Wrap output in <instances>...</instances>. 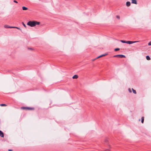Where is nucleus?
<instances>
[{
  "mask_svg": "<svg viewBox=\"0 0 151 151\" xmlns=\"http://www.w3.org/2000/svg\"><path fill=\"white\" fill-rule=\"evenodd\" d=\"M35 21H29L27 23V25L31 27H34L35 26Z\"/></svg>",
  "mask_w": 151,
  "mask_h": 151,
  "instance_id": "nucleus-1",
  "label": "nucleus"
},
{
  "mask_svg": "<svg viewBox=\"0 0 151 151\" xmlns=\"http://www.w3.org/2000/svg\"><path fill=\"white\" fill-rule=\"evenodd\" d=\"M114 57H118L119 58H125V55H117L114 56Z\"/></svg>",
  "mask_w": 151,
  "mask_h": 151,
  "instance_id": "nucleus-2",
  "label": "nucleus"
},
{
  "mask_svg": "<svg viewBox=\"0 0 151 151\" xmlns=\"http://www.w3.org/2000/svg\"><path fill=\"white\" fill-rule=\"evenodd\" d=\"M21 109L27 110H32L34 109L33 108L25 107H22Z\"/></svg>",
  "mask_w": 151,
  "mask_h": 151,
  "instance_id": "nucleus-3",
  "label": "nucleus"
},
{
  "mask_svg": "<svg viewBox=\"0 0 151 151\" xmlns=\"http://www.w3.org/2000/svg\"><path fill=\"white\" fill-rule=\"evenodd\" d=\"M139 41H126V43L129 44H133L134 43H136L137 42H139Z\"/></svg>",
  "mask_w": 151,
  "mask_h": 151,
  "instance_id": "nucleus-4",
  "label": "nucleus"
},
{
  "mask_svg": "<svg viewBox=\"0 0 151 151\" xmlns=\"http://www.w3.org/2000/svg\"><path fill=\"white\" fill-rule=\"evenodd\" d=\"M4 27L5 28H14V27L10 26H9L7 25H4Z\"/></svg>",
  "mask_w": 151,
  "mask_h": 151,
  "instance_id": "nucleus-5",
  "label": "nucleus"
},
{
  "mask_svg": "<svg viewBox=\"0 0 151 151\" xmlns=\"http://www.w3.org/2000/svg\"><path fill=\"white\" fill-rule=\"evenodd\" d=\"M132 1V4H137V2L136 0H131Z\"/></svg>",
  "mask_w": 151,
  "mask_h": 151,
  "instance_id": "nucleus-6",
  "label": "nucleus"
},
{
  "mask_svg": "<svg viewBox=\"0 0 151 151\" xmlns=\"http://www.w3.org/2000/svg\"><path fill=\"white\" fill-rule=\"evenodd\" d=\"M0 136L1 137H4V133L3 132L0 130Z\"/></svg>",
  "mask_w": 151,
  "mask_h": 151,
  "instance_id": "nucleus-7",
  "label": "nucleus"
},
{
  "mask_svg": "<svg viewBox=\"0 0 151 151\" xmlns=\"http://www.w3.org/2000/svg\"><path fill=\"white\" fill-rule=\"evenodd\" d=\"M131 4V3L129 1H127L126 3V5L127 6H129Z\"/></svg>",
  "mask_w": 151,
  "mask_h": 151,
  "instance_id": "nucleus-8",
  "label": "nucleus"
},
{
  "mask_svg": "<svg viewBox=\"0 0 151 151\" xmlns=\"http://www.w3.org/2000/svg\"><path fill=\"white\" fill-rule=\"evenodd\" d=\"M22 10H26L28 9V8L25 6H23L22 7Z\"/></svg>",
  "mask_w": 151,
  "mask_h": 151,
  "instance_id": "nucleus-9",
  "label": "nucleus"
},
{
  "mask_svg": "<svg viewBox=\"0 0 151 151\" xmlns=\"http://www.w3.org/2000/svg\"><path fill=\"white\" fill-rule=\"evenodd\" d=\"M78 75H75L73 76L72 78L73 79H77L78 78Z\"/></svg>",
  "mask_w": 151,
  "mask_h": 151,
  "instance_id": "nucleus-10",
  "label": "nucleus"
},
{
  "mask_svg": "<svg viewBox=\"0 0 151 151\" xmlns=\"http://www.w3.org/2000/svg\"><path fill=\"white\" fill-rule=\"evenodd\" d=\"M146 58L147 60H150V58L149 55H147L146 56Z\"/></svg>",
  "mask_w": 151,
  "mask_h": 151,
  "instance_id": "nucleus-11",
  "label": "nucleus"
},
{
  "mask_svg": "<svg viewBox=\"0 0 151 151\" xmlns=\"http://www.w3.org/2000/svg\"><path fill=\"white\" fill-rule=\"evenodd\" d=\"M144 117H143V116H142V118H141V122L142 123H143V122H144Z\"/></svg>",
  "mask_w": 151,
  "mask_h": 151,
  "instance_id": "nucleus-12",
  "label": "nucleus"
},
{
  "mask_svg": "<svg viewBox=\"0 0 151 151\" xmlns=\"http://www.w3.org/2000/svg\"><path fill=\"white\" fill-rule=\"evenodd\" d=\"M35 26L36 25V24L37 25H39L40 24V22H37V21H35Z\"/></svg>",
  "mask_w": 151,
  "mask_h": 151,
  "instance_id": "nucleus-13",
  "label": "nucleus"
},
{
  "mask_svg": "<svg viewBox=\"0 0 151 151\" xmlns=\"http://www.w3.org/2000/svg\"><path fill=\"white\" fill-rule=\"evenodd\" d=\"M132 91H133V93H134V94H136V91L133 88H132Z\"/></svg>",
  "mask_w": 151,
  "mask_h": 151,
  "instance_id": "nucleus-14",
  "label": "nucleus"
},
{
  "mask_svg": "<svg viewBox=\"0 0 151 151\" xmlns=\"http://www.w3.org/2000/svg\"><path fill=\"white\" fill-rule=\"evenodd\" d=\"M102 57V55H100V56H98L96 58H95V59H93V60H96V59H98V58H100V57Z\"/></svg>",
  "mask_w": 151,
  "mask_h": 151,
  "instance_id": "nucleus-15",
  "label": "nucleus"
},
{
  "mask_svg": "<svg viewBox=\"0 0 151 151\" xmlns=\"http://www.w3.org/2000/svg\"><path fill=\"white\" fill-rule=\"evenodd\" d=\"M120 42H121L122 43H126V41H125V40H120Z\"/></svg>",
  "mask_w": 151,
  "mask_h": 151,
  "instance_id": "nucleus-16",
  "label": "nucleus"
},
{
  "mask_svg": "<svg viewBox=\"0 0 151 151\" xmlns=\"http://www.w3.org/2000/svg\"><path fill=\"white\" fill-rule=\"evenodd\" d=\"M120 50V49L119 48H116L114 49V51H117L119 50Z\"/></svg>",
  "mask_w": 151,
  "mask_h": 151,
  "instance_id": "nucleus-17",
  "label": "nucleus"
},
{
  "mask_svg": "<svg viewBox=\"0 0 151 151\" xmlns=\"http://www.w3.org/2000/svg\"><path fill=\"white\" fill-rule=\"evenodd\" d=\"M13 28H16L20 30H21V29L18 27H14Z\"/></svg>",
  "mask_w": 151,
  "mask_h": 151,
  "instance_id": "nucleus-18",
  "label": "nucleus"
},
{
  "mask_svg": "<svg viewBox=\"0 0 151 151\" xmlns=\"http://www.w3.org/2000/svg\"><path fill=\"white\" fill-rule=\"evenodd\" d=\"M116 17L118 19H120V17L119 15H117L116 16Z\"/></svg>",
  "mask_w": 151,
  "mask_h": 151,
  "instance_id": "nucleus-19",
  "label": "nucleus"
},
{
  "mask_svg": "<svg viewBox=\"0 0 151 151\" xmlns=\"http://www.w3.org/2000/svg\"><path fill=\"white\" fill-rule=\"evenodd\" d=\"M0 105L1 106H6V105L5 104H1Z\"/></svg>",
  "mask_w": 151,
  "mask_h": 151,
  "instance_id": "nucleus-20",
  "label": "nucleus"
},
{
  "mask_svg": "<svg viewBox=\"0 0 151 151\" xmlns=\"http://www.w3.org/2000/svg\"><path fill=\"white\" fill-rule=\"evenodd\" d=\"M22 24L24 27H25V28H26V25L24 23V22H22Z\"/></svg>",
  "mask_w": 151,
  "mask_h": 151,
  "instance_id": "nucleus-21",
  "label": "nucleus"
},
{
  "mask_svg": "<svg viewBox=\"0 0 151 151\" xmlns=\"http://www.w3.org/2000/svg\"><path fill=\"white\" fill-rule=\"evenodd\" d=\"M128 91L130 93L132 92L130 88H129Z\"/></svg>",
  "mask_w": 151,
  "mask_h": 151,
  "instance_id": "nucleus-22",
  "label": "nucleus"
},
{
  "mask_svg": "<svg viewBox=\"0 0 151 151\" xmlns=\"http://www.w3.org/2000/svg\"><path fill=\"white\" fill-rule=\"evenodd\" d=\"M148 45H151V41L148 43Z\"/></svg>",
  "mask_w": 151,
  "mask_h": 151,
  "instance_id": "nucleus-23",
  "label": "nucleus"
},
{
  "mask_svg": "<svg viewBox=\"0 0 151 151\" xmlns=\"http://www.w3.org/2000/svg\"><path fill=\"white\" fill-rule=\"evenodd\" d=\"M13 2H14V3H18V2L17 1H16L15 0H14L13 1Z\"/></svg>",
  "mask_w": 151,
  "mask_h": 151,
  "instance_id": "nucleus-24",
  "label": "nucleus"
},
{
  "mask_svg": "<svg viewBox=\"0 0 151 151\" xmlns=\"http://www.w3.org/2000/svg\"><path fill=\"white\" fill-rule=\"evenodd\" d=\"M106 55L107 54H103V55H102V57L103 56H104Z\"/></svg>",
  "mask_w": 151,
  "mask_h": 151,
  "instance_id": "nucleus-25",
  "label": "nucleus"
},
{
  "mask_svg": "<svg viewBox=\"0 0 151 151\" xmlns=\"http://www.w3.org/2000/svg\"><path fill=\"white\" fill-rule=\"evenodd\" d=\"M28 49L30 50H33L32 48H28Z\"/></svg>",
  "mask_w": 151,
  "mask_h": 151,
  "instance_id": "nucleus-26",
  "label": "nucleus"
},
{
  "mask_svg": "<svg viewBox=\"0 0 151 151\" xmlns=\"http://www.w3.org/2000/svg\"><path fill=\"white\" fill-rule=\"evenodd\" d=\"M8 151H12V150H11V149H9V150H8Z\"/></svg>",
  "mask_w": 151,
  "mask_h": 151,
  "instance_id": "nucleus-27",
  "label": "nucleus"
},
{
  "mask_svg": "<svg viewBox=\"0 0 151 151\" xmlns=\"http://www.w3.org/2000/svg\"><path fill=\"white\" fill-rule=\"evenodd\" d=\"M39 1H40V0H39Z\"/></svg>",
  "mask_w": 151,
  "mask_h": 151,
  "instance_id": "nucleus-28",
  "label": "nucleus"
}]
</instances>
